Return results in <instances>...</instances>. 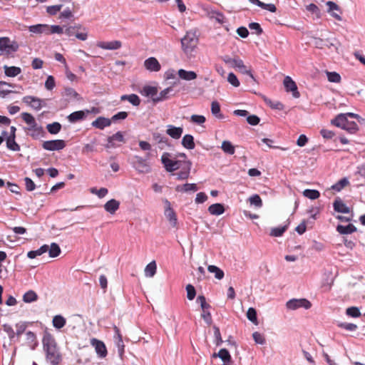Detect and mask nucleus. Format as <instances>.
I'll list each match as a JSON object with an SVG mask.
<instances>
[{
	"label": "nucleus",
	"mask_w": 365,
	"mask_h": 365,
	"mask_svg": "<svg viewBox=\"0 0 365 365\" xmlns=\"http://www.w3.org/2000/svg\"><path fill=\"white\" fill-rule=\"evenodd\" d=\"M42 344L47 362L51 365H58L61 361V355L53 336L50 333L45 332L42 339Z\"/></svg>",
	"instance_id": "f257e3e1"
},
{
	"label": "nucleus",
	"mask_w": 365,
	"mask_h": 365,
	"mask_svg": "<svg viewBox=\"0 0 365 365\" xmlns=\"http://www.w3.org/2000/svg\"><path fill=\"white\" fill-rule=\"evenodd\" d=\"M198 38L196 31H189L181 39L182 49L187 56H192L197 47Z\"/></svg>",
	"instance_id": "f03ea898"
},
{
	"label": "nucleus",
	"mask_w": 365,
	"mask_h": 365,
	"mask_svg": "<svg viewBox=\"0 0 365 365\" xmlns=\"http://www.w3.org/2000/svg\"><path fill=\"white\" fill-rule=\"evenodd\" d=\"M331 123L338 128H341L350 133H355L359 128L357 124L354 121H349L346 115L340 113L335 118L332 119Z\"/></svg>",
	"instance_id": "7ed1b4c3"
},
{
	"label": "nucleus",
	"mask_w": 365,
	"mask_h": 365,
	"mask_svg": "<svg viewBox=\"0 0 365 365\" xmlns=\"http://www.w3.org/2000/svg\"><path fill=\"white\" fill-rule=\"evenodd\" d=\"M161 162L165 169L170 173L180 169L183 165V161L170 159V154L169 153H164L162 155Z\"/></svg>",
	"instance_id": "20e7f679"
},
{
	"label": "nucleus",
	"mask_w": 365,
	"mask_h": 365,
	"mask_svg": "<svg viewBox=\"0 0 365 365\" xmlns=\"http://www.w3.org/2000/svg\"><path fill=\"white\" fill-rule=\"evenodd\" d=\"M312 307L311 302L307 299H292L286 303V307L289 310H296L299 308L309 309Z\"/></svg>",
	"instance_id": "39448f33"
},
{
	"label": "nucleus",
	"mask_w": 365,
	"mask_h": 365,
	"mask_svg": "<svg viewBox=\"0 0 365 365\" xmlns=\"http://www.w3.org/2000/svg\"><path fill=\"white\" fill-rule=\"evenodd\" d=\"M133 166L140 173H148L151 170L147 160L137 155L133 158Z\"/></svg>",
	"instance_id": "423d86ee"
},
{
	"label": "nucleus",
	"mask_w": 365,
	"mask_h": 365,
	"mask_svg": "<svg viewBox=\"0 0 365 365\" xmlns=\"http://www.w3.org/2000/svg\"><path fill=\"white\" fill-rule=\"evenodd\" d=\"M19 46L16 43L11 42L8 37L0 38V51L2 52H6L8 53L11 52L16 51Z\"/></svg>",
	"instance_id": "0eeeda50"
},
{
	"label": "nucleus",
	"mask_w": 365,
	"mask_h": 365,
	"mask_svg": "<svg viewBox=\"0 0 365 365\" xmlns=\"http://www.w3.org/2000/svg\"><path fill=\"white\" fill-rule=\"evenodd\" d=\"M42 146L46 150L54 151L63 149L66 143L63 140H53L43 142Z\"/></svg>",
	"instance_id": "6e6552de"
},
{
	"label": "nucleus",
	"mask_w": 365,
	"mask_h": 365,
	"mask_svg": "<svg viewBox=\"0 0 365 365\" xmlns=\"http://www.w3.org/2000/svg\"><path fill=\"white\" fill-rule=\"evenodd\" d=\"M163 202H164L165 205V216L166 217V218L170 222V224L173 227H175L177 225V222H178V219H177L176 214L174 212V210H173V208L171 207L170 202L167 199H165L163 200Z\"/></svg>",
	"instance_id": "1a4fd4ad"
},
{
	"label": "nucleus",
	"mask_w": 365,
	"mask_h": 365,
	"mask_svg": "<svg viewBox=\"0 0 365 365\" xmlns=\"http://www.w3.org/2000/svg\"><path fill=\"white\" fill-rule=\"evenodd\" d=\"M285 90L287 92H292V96L295 98H298L300 96V93L298 91L296 83L289 76H286L283 81Z\"/></svg>",
	"instance_id": "9d476101"
},
{
	"label": "nucleus",
	"mask_w": 365,
	"mask_h": 365,
	"mask_svg": "<svg viewBox=\"0 0 365 365\" xmlns=\"http://www.w3.org/2000/svg\"><path fill=\"white\" fill-rule=\"evenodd\" d=\"M22 101L36 110H39L43 107V101L34 96H24Z\"/></svg>",
	"instance_id": "9b49d317"
},
{
	"label": "nucleus",
	"mask_w": 365,
	"mask_h": 365,
	"mask_svg": "<svg viewBox=\"0 0 365 365\" xmlns=\"http://www.w3.org/2000/svg\"><path fill=\"white\" fill-rule=\"evenodd\" d=\"M96 46L104 50H118L122 47V42L120 41H98Z\"/></svg>",
	"instance_id": "f8f14e48"
},
{
	"label": "nucleus",
	"mask_w": 365,
	"mask_h": 365,
	"mask_svg": "<svg viewBox=\"0 0 365 365\" xmlns=\"http://www.w3.org/2000/svg\"><path fill=\"white\" fill-rule=\"evenodd\" d=\"M144 67L150 72H158L161 69V65L155 57H149L144 61Z\"/></svg>",
	"instance_id": "ddd939ff"
},
{
	"label": "nucleus",
	"mask_w": 365,
	"mask_h": 365,
	"mask_svg": "<svg viewBox=\"0 0 365 365\" xmlns=\"http://www.w3.org/2000/svg\"><path fill=\"white\" fill-rule=\"evenodd\" d=\"M91 344L95 348L98 356L101 358H104L107 355V349L105 344L96 339H92Z\"/></svg>",
	"instance_id": "4468645a"
},
{
	"label": "nucleus",
	"mask_w": 365,
	"mask_h": 365,
	"mask_svg": "<svg viewBox=\"0 0 365 365\" xmlns=\"http://www.w3.org/2000/svg\"><path fill=\"white\" fill-rule=\"evenodd\" d=\"M191 165L192 164L189 160H184L183 165L181 167V170L178 173L173 174V175H175L177 179L179 180L187 179L190 175Z\"/></svg>",
	"instance_id": "2eb2a0df"
},
{
	"label": "nucleus",
	"mask_w": 365,
	"mask_h": 365,
	"mask_svg": "<svg viewBox=\"0 0 365 365\" xmlns=\"http://www.w3.org/2000/svg\"><path fill=\"white\" fill-rule=\"evenodd\" d=\"M25 336L26 346H28L31 350H35L38 346L36 334L31 331H28L26 332Z\"/></svg>",
	"instance_id": "dca6fc26"
},
{
	"label": "nucleus",
	"mask_w": 365,
	"mask_h": 365,
	"mask_svg": "<svg viewBox=\"0 0 365 365\" xmlns=\"http://www.w3.org/2000/svg\"><path fill=\"white\" fill-rule=\"evenodd\" d=\"M115 142L123 143L124 142V137L121 132L118 131L116 133L113 134L111 136L108 138V143L106 145V148H115L117 145Z\"/></svg>",
	"instance_id": "f3484780"
},
{
	"label": "nucleus",
	"mask_w": 365,
	"mask_h": 365,
	"mask_svg": "<svg viewBox=\"0 0 365 365\" xmlns=\"http://www.w3.org/2000/svg\"><path fill=\"white\" fill-rule=\"evenodd\" d=\"M111 125V120L103 116L98 117L91 123V125L96 128L103 130Z\"/></svg>",
	"instance_id": "a211bd4d"
},
{
	"label": "nucleus",
	"mask_w": 365,
	"mask_h": 365,
	"mask_svg": "<svg viewBox=\"0 0 365 365\" xmlns=\"http://www.w3.org/2000/svg\"><path fill=\"white\" fill-rule=\"evenodd\" d=\"M333 207L334 211L337 212L347 214L350 212V208L343 202V200L336 197L333 202Z\"/></svg>",
	"instance_id": "6ab92c4d"
},
{
	"label": "nucleus",
	"mask_w": 365,
	"mask_h": 365,
	"mask_svg": "<svg viewBox=\"0 0 365 365\" xmlns=\"http://www.w3.org/2000/svg\"><path fill=\"white\" fill-rule=\"evenodd\" d=\"M183 133V128L173 125H167L166 133L173 139H179Z\"/></svg>",
	"instance_id": "aec40b11"
},
{
	"label": "nucleus",
	"mask_w": 365,
	"mask_h": 365,
	"mask_svg": "<svg viewBox=\"0 0 365 365\" xmlns=\"http://www.w3.org/2000/svg\"><path fill=\"white\" fill-rule=\"evenodd\" d=\"M29 31L31 33L36 34H45L48 35V24H36L29 27Z\"/></svg>",
	"instance_id": "412c9836"
},
{
	"label": "nucleus",
	"mask_w": 365,
	"mask_h": 365,
	"mask_svg": "<svg viewBox=\"0 0 365 365\" xmlns=\"http://www.w3.org/2000/svg\"><path fill=\"white\" fill-rule=\"evenodd\" d=\"M119 207L120 202L115 199H111L108 200L104 205V209L106 210V211L111 215H113L119 209Z\"/></svg>",
	"instance_id": "4be33fe9"
},
{
	"label": "nucleus",
	"mask_w": 365,
	"mask_h": 365,
	"mask_svg": "<svg viewBox=\"0 0 365 365\" xmlns=\"http://www.w3.org/2000/svg\"><path fill=\"white\" fill-rule=\"evenodd\" d=\"M88 113V110H86V112L83 110L75 111L68 116V120L70 123H76L78 120H83L86 117V113Z\"/></svg>",
	"instance_id": "5701e85b"
},
{
	"label": "nucleus",
	"mask_w": 365,
	"mask_h": 365,
	"mask_svg": "<svg viewBox=\"0 0 365 365\" xmlns=\"http://www.w3.org/2000/svg\"><path fill=\"white\" fill-rule=\"evenodd\" d=\"M181 143L185 148L188 150H192L195 147L194 138L190 134H186L183 136Z\"/></svg>",
	"instance_id": "b1692460"
},
{
	"label": "nucleus",
	"mask_w": 365,
	"mask_h": 365,
	"mask_svg": "<svg viewBox=\"0 0 365 365\" xmlns=\"http://www.w3.org/2000/svg\"><path fill=\"white\" fill-rule=\"evenodd\" d=\"M336 231L341 235H348L356 232V227L352 224H349L348 225H338Z\"/></svg>",
	"instance_id": "393cba45"
},
{
	"label": "nucleus",
	"mask_w": 365,
	"mask_h": 365,
	"mask_svg": "<svg viewBox=\"0 0 365 365\" xmlns=\"http://www.w3.org/2000/svg\"><path fill=\"white\" fill-rule=\"evenodd\" d=\"M178 74L180 78L185 81H192L197 78V74L195 72L192 71H186L182 68L178 70Z\"/></svg>",
	"instance_id": "a878e982"
},
{
	"label": "nucleus",
	"mask_w": 365,
	"mask_h": 365,
	"mask_svg": "<svg viewBox=\"0 0 365 365\" xmlns=\"http://www.w3.org/2000/svg\"><path fill=\"white\" fill-rule=\"evenodd\" d=\"M141 94L152 98L153 101V98H155L158 94V88L155 86H145L143 88Z\"/></svg>",
	"instance_id": "bb28decb"
},
{
	"label": "nucleus",
	"mask_w": 365,
	"mask_h": 365,
	"mask_svg": "<svg viewBox=\"0 0 365 365\" xmlns=\"http://www.w3.org/2000/svg\"><path fill=\"white\" fill-rule=\"evenodd\" d=\"M208 212L212 215H220L224 213L225 208L222 204L215 203L208 207Z\"/></svg>",
	"instance_id": "cd10ccee"
},
{
	"label": "nucleus",
	"mask_w": 365,
	"mask_h": 365,
	"mask_svg": "<svg viewBox=\"0 0 365 365\" xmlns=\"http://www.w3.org/2000/svg\"><path fill=\"white\" fill-rule=\"evenodd\" d=\"M120 100L122 101H128L134 106H138L140 103V98L134 93L130 95H123L120 96Z\"/></svg>",
	"instance_id": "c85d7f7f"
},
{
	"label": "nucleus",
	"mask_w": 365,
	"mask_h": 365,
	"mask_svg": "<svg viewBox=\"0 0 365 365\" xmlns=\"http://www.w3.org/2000/svg\"><path fill=\"white\" fill-rule=\"evenodd\" d=\"M48 250V245H43L36 250H31L27 253V257L30 259H34L38 256L46 253Z\"/></svg>",
	"instance_id": "c756f323"
},
{
	"label": "nucleus",
	"mask_w": 365,
	"mask_h": 365,
	"mask_svg": "<svg viewBox=\"0 0 365 365\" xmlns=\"http://www.w3.org/2000/svg\"><path fill=\"white\" fill-rule=\"evenodd\" d=\"M21 117L24 121L30 126L31 129H35L37 126L34 117L29 113H22Z\"/></svg>",
	"instance_id": "7c9ffc66"
},
{
	"label": "nucleus",
	"mask_w": 365,
	"mask_h": 365,
	"mask_svg": "<svg viewBox=\"0 0 365 365\" xmlns=\"http://www.w3.org/2000/svg\"><path fill=\"white\" fill-rule=\"evenodd\" d=\"M175 190L180 192H195L197 190V187L195 183H185L183 185H178Z\"/></svg>",
	"instance_id": "2f4dec72"
},
{
	"label": "nucleus",
	"mask_w": 365,
	"mask_h": 365,
	"mask_svg": "<svg viewBox=\"0 0 365 365\" xmlns=\"http://www.w3.org/2000/svg\"><path fill=\"white\" fill-rule=\"evenodd\" d=\"M4 73L9 77H16L21 73V69L16 66H4Z\"/></svg>",
	"instance_id": "473e14b6"
},
{
	"label": "nucleus",
	"mask_w": 365,
	"mask_h": 365,
	"mask_svg": "<svg viewBox=\"0 0 365 365\" xmlns=\"http://www.w3.org/2000/svg\"><path fill=\"white\" fill-rule=\"evenodd\" d=\"M207 17L210 19H215L219 24H222L224 22L225 16L224 15L218 12L215 10H209L207 12Z\"/></svg>",
	"instance_id": "72a5a7b5"
},
{
	"label": "nucleus",
	"mask_w": 365,
	"mask_h": 365,
	"mask_svg": "<svg viewBox=\"0 0 365 365\" xmlns=\"http://www.w3.org/2000/svg\"><path fill=\"white\" fill-rule=\"evenodd\" d=\"M173 91L172 87H168L164 90H163L160 94L156 96L155 98H153L154 102H160L163 101L169 98L170 93Z\"/></svg>",
	"instance_id": "f704fd0d"
},
{
	"label": "nucleus",
	"mask_w": 365,
	"mask_h": 365,
	"mask_svg": "<svg viewBox=\"0 0 365 365\" xmlns=\"http://www.w3.org/2000/svg\"><path fill=\"white\" fill-rule=\"evenodd\" d=\"M156 270H157V265H156L155 261L153 260L151 262H150L148 264H147L145 268L144 272H145V277H153L155 274Z\"/></svg>",
	"instance_id": "c9c22d12"
},
{
	"label": "nucleus",
	"mask_w": 365,
	"mask_h": 365,
	"mask_svg": "<svg viewBox=\"0 0 365 365\" xmlns=\"http://www.w3.org/2000/svg\"><path fill=\"white\" fill-rule=\"evenodd\" d=\"M213 357H219L225 363H229L231 361V356L226 349H221L217 354H213Z\"/></svg>",
	"instance_id": "e433bc0d"
},
{
	"label": "nucleus",
	"mask_w": 365,
	"mask_h": 365,
	"mask_svg": "<svg viewBox=\"0 0 365 365\" xmlns=\"http://www.w3.org/2000/svg\"><path fill=\"white\" fill-rule=\"evenodd\" d=\"M52 322H53V326L55 328L60 329L66 325V320L61 315H56L53 317Z\"/></svg>",
	"instance_id": "4c0bfd02"
},
{
	"label": "nucleus",
	"mask_w": 365,
	"mask_h": 365,
	"mask_svg": "<svg viewBox=\"0 0 365 365\" xmlns=\"http://www.w3.org/2000/svg\"><path fill=\"white\" fill-rule=\"evenodd\" d=\"M349 184V181L348 178H343L341 180H339L338 182H336L335 184H334L331 186V189L336 192H340L342 189H344Z\"/></svg>",
	"instance_id": "58836bf2"
},
{
	"label": "nucleus",
	"mask_w": 365,
	"mask_h": 365,
	"mask_svg": "<svg viewBox=\"0 0 365 365\" xmlns=\"http://www.w3.org/2000/svg\"><path fill=\"white\" fill-rule=\"evenodd\" d=\"M211 113L217 118H223V115L220 111V106L218 102L212 101L211 103Z\"/></svg>",
	"instance_id": "ea45409f"
},
{
	"label": "nucleus",
	"mask_w": 365,
	"mask_h": 365,
	"mask_svg": "<svg viewBox=\"0 0 365 365\" xmlns=\"http://www.w3.org/2000/svg\"><path fill=\"white\" fill-rule=\"evenodd\" d=\"M47 252H48V255H49L50 257L54 258V257H58L60 255L61 248L58 246V245H57L55 242H53L51 244L50 246H48V250Z\"/></svg>",
	"instance_id": "a19ab883"
},
{
	"label": "nucleus",
	"mask_w": 365,
	"mask_h": 365,
	"mask_svg": "<svg viewBox=\"0 0 365 365\" xmlns=\"http://www.w3.org/2000/svg\"><path fill=\"white\" fill-rule=\"evenodd\" d=\"M221 148L224 153L229 155H233L235 152V146L228 140H224L222 142Z\"/></svg>",
	"instance_id": "79ce46f5"
},
{
	"label": "nucleus",
	"mask_w": 365,
	"mask_h": 365,
	"mask_svg": "<svg viewBox=\"0 0 365 365\" xmlns=\"http://www.w3.org/2000/svg\"><path fill=\"white\" fill-rule=\"evenodd\" d=\"M207 269L210 272L214 273L217 279H222L224 277V272L215 265H209Z\"/></svg>",
	"instance_id": "37998d69"
},
{
	"label": "nucleus",
	"mask_w": 365,
	"mask_h": 365,
	"mask_svg": "<svg viewBox=\"0 0 365 365\" xmlns=\"http://www.w3.org/2000/svg\"><path fill=\"white\" fill-rule=\"evenodd\" d=\"M303 195L304 197L310 199V200H316L319 197L320 193L317 190H310L307 189L304 190Z\"/></svg>",
	"instance_id": "c03bdc74"
},
{
	"label": "nucleus",
	"mask_w": 365,
	"mask_h": 365,
	"mask_svg": "<svg viewBox=\"0 0 365 365\" xmlns=\"http://www.w3.org/2000/svg\"><path fill=\"white\" fill-rule=\"evenodd\" d=\"M6 146L9 150L13 151H19L20 150V146L16 143L15 138L14 137L7 138Z\"/></svg>",
	"instance_id": "a18cd8bd"
},
{
	"label": "nucleus",
	"mask_w": 365,
	"mask_h": 365,
	"mask_svg": "<svg viewBox=\"0 0 365 365\" xmlns=\"http://www.w3.org/2000/svg\"><path fill=\"white\" fill-rule=\"evenodd\" d=\"M250 205L255 206L257 208H259L262 206V201L259 195L255 194L250 196L248 199Z\"/></svg>",
	"instance_id": "49530a36"
},
{
	"label": "nucleus",
	"mask_w": 365,
	"mask_h": 365,
	"mask_svg": "<svg viewBox=\"0 0 365 365\" xmlns=\"http://www.w3.org/2000/svg\"><path fill=\"white\" fill-rule=\"evenodd\" d=\"M46 128L51 134H57L61 129V125L58 122H54L48 124Z\"/></svg>",
	"instance_id": "de8ad7c7"
},
{
	"label": "nucleus",
	"mask_w": 365,
	"mask_h": 365,
	"mask_svg": "<svg viewBox=\"0 0 365 365\" xmlns=\"http://www.w3.org/2000/svg\"><path fill=\"white\" fill-rule=\"evenodd\" d=\"M28 324H29V322H19L16 324L15 327H16V336H19L23 333L25 332V331L28 327Z\"/></svg>",
	"instance_id": "09e8293b"
},
{
	"label": "nucleus",
	"mask_w": 365,
	"mask_h": 365,
	"mask_svg": "<svg viewBox=\"0 0 365 365\" xmlns=\"http://www.w3.org/2000/svg\"><path fill=\"white\" fill-rule=\"evenodd\" d=\"M23 299L26 303L35 302L37 299V294L32 290L28 291L24 294Z\"/></svg>",
	"instance_id": "8fccbe9b"
},
{
	"label": "nucleus",
	"mask_w": 365,
	"mask_h": 365,
	"mask_svg": "<svg viewBox=\"0 0 365 365\" xmlns=\"http://www.w3.org/2000/svg\"><path fill=\"white\" fill-rule=\"evenodd\" d=\"M247 319L254 323L255 324H257V312L256 309L253 307H250L248 309L247 312Z\"/></svg>",
	"instance_id": "3c124183"
},
{
	"label": "nucleus",
	"mask_w": 365,
	"mask_h": 365,
	"mask_svg": "<svg viewBox=\"0 0 365 365\" xmlns=\"http://www.w3.org/2000/svg\"><path fill=\"white\" fill-rule=\"evenodd\" d=\"M64 95L69 99H80L78 93L72 88H66L64 89Z\"/></svg>",
	"instance_id": "603ef678"
},
{
	"label": "nucleus",
	"mask_w": 365,
	"mask_h": 365,
	"mask_svg": "<svg viewBox=\"0 0 365 365\" xmlns=\"http://www.w3.org/2000/svg\"><path fill=\"white\" fill-rule=\"evenodd\" d=\"M6 86L11 87V88H14V86L13 84L8 83L4 82V81H0V96L1 97H5L9 93H13V91H11V90H8V89L4 88L3 86Z\"/></svg>",
	"instance_id": "864d4df0"
},
{
	"label": "nucleus",
	"mask_w": 365,
	"mask_h": 365,
	"mask_svg": "<svg viewBox=\"0 0 365 365\" xmlns=\"http://www.w3.org/2000/svg\"><path fill=\"white\" fill-rule=\"evenodd\" d=\"M190 122L197 125H202L203 124L206 118L204 115H192L190 116Z\"/></svg>",
	"instance_id": "5fc2aeb1"
},
{
	"label": "nucleus",
	"mask_w": 365,
	"mask_h": 365,
	"mask_svg": "<svg viewBox=\"0 0 365 365\" xmlns=\"http://www.w3.org/2000/svg\"><path fill=\"white\" fill-rule=\"evenodd\" d=\"M328 81L332 83H339L341 81L340 75L336 72H327Z\"/></svg>",
	"instance_id": "6e6d98bb"
},
{
	"label": "nucleus",
	"mask_w": 365,
	"mask_h": 365,
	"mask_svg": "<svg viewBox=\"0 0 365 365\" xmlns=\"http://www.w3.org/2000/svg\"><path fill=\"white\" fill-rule=\"evenodd\" d=\"M286 230V226L274 227L271 230L270 235L273 237H280L283 235Z\"/></svg>",
	"instance_id": "4d7b16f0"
},
{
	"label": "nucleus",
	"mask_w": 365,
	"mask_h": 365,
	"mask_svg": "<svg viewBox=\"0 0 365 365\" xmlns=\"http://www.w3.org/2000/svg\"><path fill=\"white\" fill-rule=\"evenodd\" d=\"M346 314L351 317H359L361 315V312L359 308L356 307H351L346 309Z\"/></svg>",
	"instance_id": "13d9d810"
},
{
	"label": "nucleus",
	"mask_w": 365,
	"mask_h": 365,
	"mask_svg": "<svg viewBox=\"0 0 365 365\" xmlns=\"http://www.w3.org/2000/svg\"><path fill=\"white\" fill-rule=\"evenodd\" d=\"M3 330L8 334L10 340H13L15 337L16 332L14 331L12 327L9 324H5L2 326Z\"/></svg>",
	"instance_id": "bf43d9fd"
},
{
	"label": "nucleus",
	"mask_w": 365,
	"mask_h": 365,
	"mask_svg": "<svg viewBox=\"0 0 365 365\" xmlns=\"http://www.w3.org/2000/svg\"><path fill=\"white\" fill-rule=\"evenodd\" d=\"M64 32L63 29L58 25H53L49 26L48 25V35L52 34H61Z\"/></svg>",
	"instance_id": "052dcab7"
},
{
	"label": "nucleus",
	"mask_w": 365,
	"mask_h": 365,
	"mask_svg": "<svg viewBox=\"0 0 365 365\" xmlns=\"http://www.w3.org/2000/svg\"><path fill=\"white\" fill-rule=\"evenodd\" d=\"M187 297L189 300H192L195 297L196 291L195 287L192 284H187L186 286Z\"/></svg>",
	"instance_id": "680f3d73"
},
{
	"label": "nucleus",
	"mask_w": 365,
	"mask_h": 365,
	"mask_svg": "<svg viewBox=\"0 0 365 365\" xmlns=\"http://www.w3.org/2000/svg\"><path fill=\"white\" fill-rule=\"evenodd\" d=\"M197 302L200 304L202 311L207 310L210 308V304L206 302V299L203 295H199L197 298Z\"/></svg>",
	"instance_id": "e2e57ef3"
},
{
	"label": "nucleus",
	"mask_w": 365,
	"mask_h": 365,
	"mask_svg": "<svg viewBox=\"0 0 365 365\" xmlns=\"http://www.w3.org/2000/svg\"><path fill=\"white\" fill-rule=\"evenodd\" d=\"M55 86L56 82L53 76H48L45 82V88L48 91H51L55 87Z\"/></svg>",
	"instance_id": "0e129e2a"
},
{
	"label": "nucleus",
	"mask_w": 365,
	"mask_h": 365,
	"mask_svg": "<svg viewBox=\"0 0 365 365\" xmlns=\"http://www.w3.org/2000/svg\"><path fill=\"white\" fill-rule=\"evenodd\" d=\"M252 337L255 343L258 344H264L265 343V339L264 336L258 331H255L252 334Z\"/></svg>",
	"instance_id": "69168bd1"
},
{
	"label": "nucleus",
	"mask_w": 365,
	"mask_h": 365,
	"mask_svg": "<svg viewBox=\"0 0 365 365\" xmlns=\"http://www.w3.org/2000/svg\"><path fill=\"white\" fill-rule=\"evenodd\" d=\"M227 81L235 87H238L240 86V81L237 79L236 75L233 73H230L228 74Z\"/></svg>",
	"instance_id": "338daca9"
},
{
	"label": "nucleus",
	"mask_w": 365,
	"mask_h": 365,
	"mask_svg": "<svg viewBox=\"0 0 365 365\" xmlns=\"http://www.w3.org/2000/svg\"><path fill=\"white\" fill-rule=\"evenodd\" d=\"M62 5H53V6H49L46 8V11L50 15H56L62 8Z\"/></svg>",
	"instance_id": "774afa93"
}]
</instances>
